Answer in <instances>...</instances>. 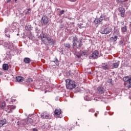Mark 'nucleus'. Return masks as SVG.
Segmentation results:
<instances>
[{"instance_id":"412c9836","label":"nucleus","mask_w":131,"mask_h":131,"mask_svg":"<svg viewBox=\"0 0 131 131\" xmlns=\"http://www.w3.org/2000/svg\"><path fill=\"white\" fill-rule=\"evenodd\" d=\"M3 68L4 70H9V64L5 63L3 65Z\"/></svg>"},{"instance_id":"6ab92c4d","label":"nucleus","mask_w":131,"mask_h":131,"mask_svg":"<svg viewBox=\"0 0 131 131\" xmlns=\"http://www.w3.org/2000/svg\"><path fill=\"white\" fill-rule=\"evenodd\" d=\"M63 46H64L65 49H67V50H68V49H70V48H71V46L70 45V44L69 43H64L63 44Z\"/></svg>"},{"instance_id":"ddd939ff","label":"nucleus","mask_w":131,"mask_h":131,"mask_svg":"<svg viewBox=\"0 0 131 131\" xmlns=\"http://www.w3.org/2000/svg\"><path fill=\"white\" fill-rule=\"evenodd\" d=\"M62 113V110L60 108L56 109L54 111V114L56 116H59Z\"/></svg>"},{"instance_id":"f257e3e1","label":"nucleus","mask_w":131,"mask_h":131,"mask_svg":"<svg viewBox=\"0 0 131 131\" xmlns=\"http://www.w3.org/2000/svg\"><path fill=\"white\" fill-rule=\"evenodd\" d=\"M41 39L42 42L45 45H49V43H54V39L52 38V36H48L47 33H42L41 35Z\"/></svg>"},{"instance_id":"c9c22d12","label":"nucleus","mask_w":131,"mask_h":131,"mask_svg":"<svg viewBox=\"0 0 131 131\" xmlns=\"http://www.w3.org/2000/svg\"><path fill=\"white\" fill-rule=\"evenodd\" d=\"M28 121H31V122H32V119L31 118L28 119Z\"/></svg>"},{"instance_id":"79ce46f5","label":"nucleus","mask_w":131,"mask_h":131,"mask_svg":"<svg viewBox=\"0 0 131 131\" xmlns=\"http://www.w3.org/2000/svg\"><path fill=\"white\" fill-rule=\"evenodd\" d=\"M105 21H109V18H106Z\"/></svg>"},{"instance_id":"5701e85b","label":"nucleus","mask_w":131,"mask_h":131,"mask_svg":"<svg viewBox=\"0 0 131 131\" xmlns=\"http://www.w3.org/2000/svg\"><path fill=\"white\" fill-rule=\"evenodd\" d=\"M121 31L123 33L126 32L127 31V28L126 26H124L123 27L121 28Z\"/></svg>"},{"instance_id":"2f4dec72","label":"nucleus","mask_w":131,"mask_h":131,"mask_svg":"<svg viewBox=\"0 0 131 131\" xmlns=\"http://www.w3.org/2000/svg\"><path fill=\"white\" fill-rule=\"evenodd\" d=\"M76 56L77 58L79 59L80 58H81V56H82V54L80 53V54H77Z\"/></svg>"},{"instance_id":"423d86ee","label":"nucleus","mask_w":131,"mask_h":131,"mask_svg":"<svg viewBox=\"0 0 131 131\" xmlns=\"http://www.w3.org/2000/svg\"><path fill=\"white\" fill-rule=\"evenodd\" d=\"M41 23L42 25H47L49 23V17L46 15H43L41 19Z\"/></svg>"},{"instance_id":"9b49d317","label":"nucleus","mask_w":131,"mask_h":131,"mask_svg":"<svg viewBox=\"0 0 131 131\" xmlns=\"http://www.w3.org/2000/svg\"><path fill=\"white\" fill-rule=\"evenodd\" d=\"M116 2L117 4L123 3V5H124V7H126L127 6L126 3V2H127V0H116Z\"/></svg>"},{"instance_id":"de8ad7c7","label":"nucleus","mask_w":131,"mask_h":131,"mask_svg":"<svg viewBox=\"0 0 131 131\" xmlns=\"http://www.w3.org/2000/svg\"><path fill=\"white\" fill-rule=\"evenodd\" d=\"M17 0H15V2H17Z\"/></svg>"},{"instance_id":"a18cd8bd","label":"nucleus","mask_w":131,"mask_h":131,"mask_svg":"<svg viewBox=\"0 0 131 131\" xmlns=\"http://www.w3.org/2000/svg\"><path fill=\"white\" fill-rule=\"evenodd\" d=\"M106 95H107V96H110V95H109V94H106Z\"/></svg>"},{"instance_id":"4be33fe9","label":"nucleus","mask_w":131,"mask_h":131,"mask_svg":"<svg viewBox=\"0 0 131 131\" xmlns=\"http://www.w3.org/2000/svg\"><path fill=\"white\" fill-rule=\"evenodd\" d=\"M118 11L120 12V14L122 13H125V9L122 7H119L118 8Z\"/></svg>"},{"instance_id":"473e14b6","label":"nucleus","mask_w":131,"mask_h":131,"mask_svg":"<svg viewBox=\"0 0 131 131\" xmlns=\"http://www.w3.org/2000/svg\"><path fill=\"white\" fill-rule=\"evenodd\" d=\"M5 36L8 37V38H11V35H10V34H6Z\"/></svg>"},{"instance_id":"39448f33","label":"nucleus","mask_w":131,"mask_h":131,"mask_svg":"<svg viewBox=\"0 0 131 131\" xmlns=\"http://www.w3.org/2000/svg\"><path fill=\"white\" fill-rule=\"evenodd\" d=\"M99 58V51L97 50H95L93 53L91 54L89 56L90 59H92L93 60H96Z\"/></svg>"},{"instance_id":"f704fd0d","label":"nucleus","mask_w":131,"mask_h":131,"mask_svg":"<svg viewBox=\"0 0 131 131\" xmlns=\"http://www.w3.org/2000/svg\"><path fill=\"white\" fill-rule=\"evenodd\" d=\"M98 114H99V113H96L95 114V117H98Z\"/></svg>"},{"instance_id":"4c0bfd02","label":"nucleus","mask_w":131,"mask_h":131,"mask_svg":"<svg viewBox=\"0 0 131 131\" xmlns=\"http://www.w3.org/2000/svg\"><path fill=\"white\" fill-rule=\"evenodd\" d=\"M7 4H9V3H11V0H7Z\"/></svg>"},{"instance_id":"bb28decb","label":"nucleus","mask_w":131,"mask_h":131,"mask_svg":"<svg viewBox=\"0 0 131 131\" xmlns=\"http://www.w3.org/2000/svg\"><path fill=\"white\" fill-rule=\"evenodd\" d=\"M33 81V80L31 78H29L27 79V80H26V82H28V83H30Z\"/></svg>"},{"instance_id":"e433bc0d","label":"nucleus","mask_w":131,"mask_h":131,"mask_svg":"<svg viewBox=\"0 0 131 131\" xmlns=\"http://www.w3.org/2000/svg\"><path fill=\"white\" fill-rule=\"evenodd\" d=\"M8 31H9V30H8V29H5V33H7V32H8Z\"/></svg>"},{"instance_id":"49530a36","label":"nucleus","mask_w":131,"mask_h":131,"mask_svg":"<svg viewBox=\"0 0 131 131\" xmlns=\"http://www.w3.org/2000/svg\"><path fill=\"white\" fill-rule=\"evenodd\" d=\"M61 117H60V116H59V118H61Z\"/></svg>"},{"instance_id":"7c9ffc66","label":"nucleus","mask_w":131,"mask_h":131,"mask_svg":"<svg viewBox=\"0 0 131 131\" xmlns=\"http://www.w3.org/2000/svg\"><path fill=\"white\" fill-rule=\"evenodd\" d=\"M120 16L121 17H122V18H124L125 17V12L120 13Z\"/></svg>"},{"instance_id":"f03ea898","label":"nucleus","mask_w":131,"mask_h":131,"mask_svg":"<svg viewBox=\"0 0 131 131\" xmlns=\"http://www.w3.org/2000/svg\"><path fill=\"white\" fill-rule=\"evenodd\" d=\"M66 88L68 90H72L73 89H75V88H76L75 81L71 80V79H67L66 80Z\"/></svg>"},{"instance_id":"37998d69","label":"nucleus","mask_w":131,"mask_h":131,"mask_svg":"<svg viewBox=\"0 0 131 131\" xmlns=\"http://www.w3.org/2000/svg\"><path fill=\"white\" fill-rule=\"evenodd\" d=\"M76 1H77V0H71V2H76Z\"/></svg>"},{"instance_id":"ea45409f","label":"nucleus","mask_w":131,"mask_h":131,"mask_svg":"<svg viewBox=\"0 0 131 131\" xmlns=\"http://www.w3.org/2000/svg\"><path fill=\"white\" fill-rule=\"evenodd\" d=\"M89 111L92 112H95V111H94V110H90Z\"/></svg>"},{"instance_id":"a19ab883","label":"nucleus","mask_w":131,"mask_h":131,"mask_svg":"<svg viewBox=\"0 0 131 131\" xmlns=\"http://www.w3.org/2000/svg\"><path fill=\"white\" fill-rule=\"evenodd\" d=\"M120 43L121 44V45H122V43H123V41H120Z\"/></svg>"},{"instance_id":"9d476101","label":"nucleus","mask_w":131,"mask_h":131,"mask_svg":"<svg viewBox=\"0 0 131 131\" xmlns=\"http://www.w3.org/2000/svg\"><path fill=\"white\" fill-rule=\"evenodd\" d=\"M102 21H103V17L101 16L99 18L95 19L94 22L95 24H100Z\"/></svg>"},{"instance_id":"0eeeda50","label":"nucleus","mask_w":131,"mask_h":131,"mask_svg":"<svg viewBox=\"0 0 131 131\" xmlns=\"http://www.w3.org/2000/svg\"><path fill=\"white\" fill-rule=\"evenodd\" d=\"M41 118L42 119H51L52 118V115L47 113V112H45L41 114Z\"/></svg>"},{"instance_id":"f8f14e48","label":"nucleus","mask_w":131,"mask_h":131,"mask_svg":"<svg viewBox=\"0 0 131 131\" xmlns=\"http://www.w3.org/2000/svg\"><path fill=\"white\" fill-rule=\"evenodd\" d=\"M118 66H119V62L113 63V64L111 66V69L118 68Z\"/></svg>"},{"instance_id":"2eb2a0df","label":"nucleus","mask_w":131,"mask_h":131,"mask_svg":"<svg viewBox=\"0 0 131 131\" xmlns=\"http://www.w3.org/2000/svg\"><path fill=\"white\" fill-rule=\"evenodd\" d=\"M16 80L18 82H23L24 81V78L21 76H18L16 77Z\"/></svg>"},{"instance_id":"72a5a7b5","label":"nucleus","mask_w":131,"mask_h":131,"mask_svg":"<svg viewBox=\"0 0 131 131\" xmlns=\"http://www.w3.org/2000/svg\"><path fill=\"white\" fill-rule=\"evenodd\" d=\"M30 11H31V9H28V11H27V13L28 14H29V13H30Z\"/></svg>"},{"instance_id":"7ed1b4c3","label":"nucleus","mask_w":131,"mask_h":131,"mask_svg":"<svg viewBox=\"0 0 131 131\" xmlns=\"http://www.w3.org/2000/svg\"><path fill=\"white\" fill-rule=\"evenodd\" d=\"M73 49H78L79 48H81L82 47V42L81 40L78 41V38L77 36H75L73 37ZM77 42H79L78 47H77Z\"/></svg>"},{"instance_id":"1a4fd4ad","label":"nucleus","mask_w":131,"mask_h":131,"mask_svg":"<svg viewBox=\"0 0 131 131\" xmlns=\"http://www.w3.org/2000/svg\"><path fill=\"white\" fill-rule=\"evenodd\" d=\"M111 31H112V29H111V28L110 27H107L105 29H104V30L101 32V33L102 34H109Z\"/></svg>"},{"instance_id":"393cba45","label":"nucleus","mask_w":131,"mask_h":131,"mask_svg":"<svg viewBox=\"0 0 131 131\" xmlns=\"http://www.w3.org/2000/svg\"><path fill=\"white\" fill-rule=\"evenodd\" d=\"M9 109L11 110V112L13 111V110L16 109V106L15 105H9Z\"/></svg>"},{"instance_id":"f3484780","label":"nucleus","mask_w":131,"mask_h":131,"mask_svg":"<svg viewBox=\"0 0 131 131\" xmlns=\"http://www.w3.org/2000/svg\"><path fill=\"white\" fill-rule=\"evenodd\" d=\"M5 124H7V120L4 119L3 120H0V127L4 126Z\"/></svg>"},{"instance_id":"c03bdc74","label":"nucleus","mask_w":131,"mask_h":131,"mask_svg":"<svg viewBox=\"0 0 131 131\" xmlns=\"http://www.w3.org/2000/svg\"><path fill=\"white\" fill-rule=\"evenodd\" d=\"M59 10H60V9L58 8L57 9V11H59Z\"/></svg>"},{"instance_id":"aec40b11","label":"nucleus","mask_w":131,"mask_h":131,"mask_svg":"<svg viewBox=\"0 0 131 131\" xmlns=\"http://www.w3.org/2000/svg\"><path fill=\"white\" fill-rule=\"evenodd\" d=\"M110 39L112 42H115V41L117 40V36H115V37H111Z\"/></svg>"},{"instance_id":"c85d7f7f","label":"nucleus","mask_w":131,"mask_h":131,"mask_svg":"<svg viewBox=\"0 0 131 131\" xmlns=\"http://www.w3.org/2000/svg\"><path fill=\"white\" fill-rule=\"evenodd\" d=\"M1 107L2 109H5V107H6V102H2Z\"/></svg>"},{"instance_id":"4468645a","label":"nucleus","mask_w":131,"mask_h":131,"mask_svg":"<svg viewBox=\"0 0 131 131\" xmlns=\"http://www.w3.org/2000/svg\"><path fill=\"white\" fill-rule=\"evenodd\" d=\"M101 68L103 70H108V68H109V65L105 63H102Z\"/></svg>"},{"instance_id":"a878e982","label":"nucleus","mask_w":131,"mask_h":131,"mask_svg":"<svg viewBox=\"0 0 131 131\" xmlns=\"http://www.w3.org/2000/svg\"><path fill=\"white\" fill-rule=\"evenodd\" d=\"M65 13V10H61L59 13H58V16L59 17H61V16H62L63 15V14H64Z\"/></svg>"},{"instance_id":"6e6552de","label":"nucleus","mask_w":131,"mask_h":131,"mask_svg":"<svg viewBox=\"0 0 131 131\" xmlns=\"http://www.w3.org/2000/svg\"><path fill=\"white\" fill-rule=\"evenodd\" d=\"M97 91L99 95H102V94H104V93H105L106 89L102 86H99L97 88Z\"/></svg>"},{"instance_id":"58836bf2","label":"nucleus","mask_w":131,"mask_h":131,"mask_svg":"<svg viewBox=\"0 0 131 131\" xmlns=\"http://www.w3.org/2000/svg\"><path fill=\"white\" fill-rule=\"evenodd\" d=\"M33 131H38V130H37V129H36V128H33Z\"/></svg>"},{"instance_id":"dca6fc26","label":"nucleus","mask_w":131,"mask_h":131,"mask_svg":"<svg viewBox=\"0 0 131 131\" xmlns=\"http://www.w3.org/2000/svg\"><path fill=\"white\" fill-rule=\"evenodd\" d=\"M84 99L85 101H91L92 100V95L89 94L84 97Z\"/></svg>"},{"instance_id":"cd10ccee","label":"nucleus","mask_w":131,"mask_h":131,"mask_svg":"<svg viewBox=\"0 0 131 131\" xmlns=\"http://www.w3.org/2000/svg\"><path fill=\"white\" fill-rule=\"evenodd\" d=\"M6 112H8V113H12V110L9 108V106H8L6 108Z\"/></svg>"},{"instance_id":"c756f323","label":"nucleus","mask_w":131,"mask_h":131,"mask_svg":"<svg viewBox=\"0 0 131 131\" xmlns=\"http://www.w3.org/2000/svg\"><path fill=\"white\" fill-rule=\"evenodd\" d=\"M56 64V66H59V60L58 59H56L55 61H53Z\"/></svg>"},{"instance_id":"b1692460","label":"nucleus","mask_w":131,"mask_h":131,"mask_svg":"<svg viewBox=\"0 0 131 131\" xmlns=\"http://www.w3.org/2000/svg\"><path fill=\"white\" fill-rule=\"evenodd\" d=\"M88 51H82L80 52V54L82 55H83V56H86L88 55Z\"/></svg>"},{"instance_id":"20e7f679","label":"nucleus","mask_w":131,"mask_h":131,"mask_svg":"<svg viewBox=\"0 0 131 131\" xmlns=\"http://www.w3.org/2000/svg\"><path fill=\"white\" fill-rule=\"evenodd\" d=\"M123 80L125 82L124 84L127 88H131V78L124 77L123 78Z\"/></svg>"},{"instance_id":"a211bd4d","label":"nucleus","mask_w":131,"mask_h":131,"mask_svg":"<svg viewBox=\"0 0 131 131\" xmlns=\"http://www.w3.org/2000/svg\"><path fill=\"white\" fill-rule=\"evenodd\" d=\"M24 62L26 63V64H29L31 62V59L28 57H26L24 59Z\"/></svg>"}]
</instances>
